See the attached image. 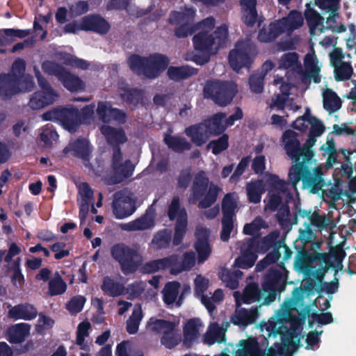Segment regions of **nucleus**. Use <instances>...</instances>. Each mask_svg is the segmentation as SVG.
<instances>
[{
  "label": "nucleus",
  "mask_w": 356,
  "mask_h": 356,
  "mask_svg": "<svg viewBox=\"0 0 356 356\" xmlns=\"http://www.w3.org/2000/svg\"><path fill=\"white\" fill-rule=\"evenodd\" d=\"M185 133L191 138L193 143L198 146L205 143L211 137L207 124L204 123L191 126L185 129Z\"/></svg>",
  "instance_id": "33"
},
{
  "label": "nucleus",
  "mask_w": 356,
  "mask_h": 356,
  "mask_svg": "<svg viewBox=\"0 0 356 356\" xmlns=\"http://www.w3.org/2000/svg\"><path fill=\"white\" fill-rule=\"evenodd\" d=\"M25 67H26V65H25V61L22 59H17L16 60L13 66H12V69H11V72L10 73L8 74H3V75H1L0 76V80H4V79H13L14 76L15 78V77H18V78H20L24 75V71H25Z\"/></svg>",
  "instance_id": "59"
},
{
  "label": "nucleus",
  "mask_w": 356,
  "mask_h": 356,
  "mask_svg": "<svg viewBox=\"0 0 356 356\" xmlns=\"http://www.w3.org/2000/svg\"><path fill=\"white\" fill-rule=\"evenodd\" d=\"M164 141L170 148L175 151H184L191 148V144L183 138L166 135Z\"/></svg>",
  "instance_id": "50"
},
{
  "label": "nucleus",
  "mask_w": 356,
  "mask_h": 356,
  "mask_svg": "<svg viewBox=\"0 0 356 356\" xmlns=\"http://www.w3.org/2000/svg\"><path fill=\"white\" fill-rule=\"evenodd\" d=\"M267 227V223L261 217H257L252 222L245 225L243 232L248 235L257 236L260 234L262 229H266Z\"/></svg>",
  "instance_id": "55"
},
{
  "label": "nucleus",
  "mask_w": 356,
  "mask_h": 356,
  "mask_svg": "<svg viewBox=\"0 0 356 356\" xmlns=\"http://www.w3.org/2000/svg\"><path fill=\"white\" fill-rule=\"evenodd\" d=\"M237 92L234 82L213 81L208 83L204 88V97L212 99L220 106L229 104Z\"/></svg>",
  "instance_id": "12"
},
{
  "label": "nucleus",
  "mask_w": 356,
  "mask_h": 356,
  "mask_svg": "<svg viewBox=\"0 0 356 356\" xmlns=\"http://www.w3.org/2000/svg\"><path fill=\"white\" fill-rule=\"evenodd\" d=\"M181 337L180 334L175 330L165 331L161 338V343L168 348H172L180 343Z\"/></svg>",
  "instance_id": "58"
},
{
  "label": "nucleus",
  "mask_w": 356,
  "mask_h": 356,
  "mask_svg": "<svg viewBox=\"0 0 356 356\" xmlns=\"http://www.w3.org/2000/svg\"><path fill=\"white\" fill-rule=\"evenodd\" d=\"M44 72L56 76L63 85L69 90L77 91L84 88L83 82L77 76L66 71L63 67L51 61L42 64Z\"/></svg>",
  "instance_id": "18"
},
{
  "label": "nucleus",
  "mask_w": 356,
  "mask_h": 356,
  "mask_svg": "<svg viewBox=\"0 0 356 356\" xmlns=\"http://www.w3.org/2000/svg\"><path fill=\"white\" fill-rule=\"evenodd\" d=\"M37 315L36 309L31 305L22 304L10 307L8 316L15 320H31Z\"/></svg>",
  "instance_id": "35"
},
{
  "label": "nucleus",
  "mask_w": 356,
  "mask_h": 356,
  "mask_svg": "<svg viewBox=\"0 0 356 356\" xmlns=\"http://www.w3.org/2000/svg\"><path fill=\"white\" fill-rule=\"evenodd\" d=\"M282 33H289L303 25L304 19L298 11H291L287 17L277 21Z\"/></svg>",
  "instance_id": "31"
},
{
  "label": "nucleus",
  "mask_w": 356,
  "mask_h": 356,
  "mask_svg": "<svg viewBox=\"0 0 356 356\" xmlns=\"http://www.w3.org/2000/svg\"><path fill=\"white\" fill-rule=\"evenodd\" d=\"M110 29L108 23L97 15H88L81 19L67 24L64 31L66 33H76L80 31H93L99 33H105Z\"/></svg>",
  "instance_id": "17"
},
{
  "label": "nucleus",
  "mask_w": 356,
  "mask_h": 356,
  "mask_svg": "<svg viewBox=\"0 0 356 356\" xmlns=\"http://www.w3.org/2000/svg\"><path fill=\"white\" fill-rule=\"evenodd\" d=\"M316 5L325 13H331L325 22L324 19L315 10L308 8L305 11V18L312 36H319L323 33L331 30L332 32L342 33L346 31L344 25L337 26L335 13L339 9V0H316Z\"/></svg>",
  "instance_id": "5"
},
{
  "label": "nucleus",
  "mask_w": 356,
  "mask_h": 356,
  "mask_svg": "<svg viewBox=\"0 0 356 356\" xmlns=\"http://www.w3.org/2000/svg\"><path fill=\"white\" fill-rule=\"evenodd\" d=\"M223 298V291L221 289H217L214 291L211 297L202 296L201 302L205 306L209 312L211 313L216 308L215 304L221 302Z\"/></svg>",
  "instance_id": "56"
},
{
  "label": "nucleus",
  "mask_w": 356,
  "mask_h": 356,
  "mask_svg": "<svg viewBox=\"0 0 356 356\" xmlns=\"http://www.w3.org/2000/svg\"><path fill=\"white\" fill-rule=\"evenodd\" d=\"M97 115L100 120L105 124L112 120L122 123L125 121V115L123 112L117 108H113L110 103L100 102L97 108ZM101 133L105 136L110 143H123L127 140L125 134L121 129H114L109 125L104 124L100 127Z\"/></svg>",
  "instance_id": "6"
},
{
  "label": "nucleus",
  "mask_w": 356,
  "mask_h": 356,
  "mask_svg": "<svg viewBox=\"0 0 356 356\" xmlns=\"http://www.w3.org/2000/svg\"><path fill=\"white\" fill-rule=\"evenodd\" d=\"M196 74L195 69L187 65L181 67H170L168 70V77L174 81L186 79Z\"/></svg>",
  "instance_id": "46"
},
{
  "label": "nucleus",
  "mask_w": 356,
  "mask_h": 356,
  "mask_svg": "<svg viewBox=\"0 0 356 356\" xmlns=\"http://www.w3.org/2000/svg\"><path fill=\"white\" fill-rule=\"evenodd\" d=\"M330 64L334 68V78L337 81L349 79L353 74L350 56L340 48H334L330 53Z\"/></svg>",
  "instance_id": "20"
},
{
  "label": "nucleus",
  "mask_w": 356,
  "mask_h": 356,
  "mask_svg": "<svg viewBox=\"0 0 356 356\" xmlns=\"http://www.w3.org/2000/svg\"><path fill=\"white\" fill-rule=\"evenodd\" d=\"M298 215L300 217L305 218L304 228L299 229V239L305 243L309 242L314 238L312 225L321 229L326 227L328 225V220L325 216H321L312 210L299 209Z\"/></svg>",
  "instance_id": "19"
},
{
  "label": "nucleus",
  "mask_w": 356,
  "mask_h": 356,
  "mask_svg": "<svg viewBox=\"0 0 356 356\" xmlns=\"http://www.w3.org/2000/svg\"><path fill=\"white\" fill-rule=\"evenodd\" d=\"M243 20L248 26H252L257 19L256 0H241Z\"/></svg>",
  "instance_id": "40"
},
{
  "label": "nucleus",
  "mask_w": 356,
  "mask_h": 356,
  "mask_svg": "<svg viewBox=\"0 0 356 356\" xmlns=\"http://www.w3.org/2000/svg\"><path fill=\"white\" fill-rule=\"evenodd\" d=\"M195 15V10L192 8H186L184 11L174 12L170 18V21L174 24H180V26L175 31L177 37L181 38L191 34L193 31L191 27Z\"/></svg>",
  "instance_id": "24"
},
{
  "label": "nucleus",
  "mask_w": 356,
  "mask_h": 356,
  "mask_svg": "<svg viewBox=\"0 0 356 356\" xmlns=\"http://www.w3.org/2000/svg\"><path fill=\"white\" fill-rule=\"evenodd\" d=\"M101 289L105 294L113 297L120 296L124 291L123 284L108 276L104 277Z\"/></svg>",
  "instance_id": "41"
},
{
  "label": "nucleus",
  "mask_w": 356,
  "mask_h": 356,
  "mask_svg": "<svg viewBox=\"0 0 356 356\" xmlns=\"http://www.w3.org/2000/svg\"><path fill=\"white\" fill-rule=\"evenodd\" d=\"M40 138L46 145H51L58 140V135L51 126L47 125L40 129Z\"/></svg>",
  "instance_id": "60"
},
{
  "label": "nucleus",
  "mask_w": 356,
  "mask_h": 356,
  "mask_svg": "<svg viewBox=\"0 0 356 356\" xmlns=\"http://www.w3.org/2000/svg\"><path fill=\"white\" fill-rule=\"evenodd\" d=\"M257 316L258 312L256 309H250L249 310L238 309L236 310L232 317V322L237 325L247 326L254 323Z\"/></svg>",
  "instance_id": "37"
},
{
  "label": "nucleus",
  "mask_w": 356,
  "mask_h": 356,
  "mask_svg": "<svg viewBox=\"0 0 356 356\" xmlns=\"http://www.w3.org/2000/svg\"><path fill=\"white\" fill-rule=\"evenodd\" d=\"M304 66L305 74H304L306 76V79L309 77L315 83H318L321 81V76L319 75L321 69V63L319 62L314 51L313 49L308 52L304 59Z\"/></svg>",
  "instance_id": "29"
},
{
  "label": "nucleus",
  "mask_w": 356,
  "mask_h": 356,
  "mask_svg": "<svg viewBox=\"0 0 356 356\" xmlns=\"http://www.w3.org/2000/svg\"><path fill=\"white\" fill-rule=\"evenodd\" d=\"M243 275V273L239 270H236L231 273L229 270L224 269L221 272V280L225 283L226 286L231 289H235L238 286V279Z\"/></svg>",
  "instance_id": "51"
},
{
  "label": "nucleus",
  "mask_w": 356,
  "mask_h": 356,
  "mask_svg": "<svg viewBox=\"0 0 356 356\" xmlns=\"http://www.w3.org/2000/svg\"><path fill=\"white\" fill-rule=\"evenodd\" d=\"M202 329V324L198 319H191L187 322L184 328V343L190 346L199 337Z\"/></svg>",
  "instance_id": "36"
},
{
  "label": "nucleus",
  "mask_w": 356,
  "mask_h": 356,
  "mask_svg": "<svg viewBox=\"0 0 356 356\" xmlns=\"http://www.w3.org/2000/svg\"><path fill=\"white\" fill-rule=\"evenodd\" d=\"M229 326L227 322L220 327L216 323L211 324L204 336V342L209 346L215 343H222L225 341V332Z\"/></svg>",
  "instance_id": "32"
},
{
  "label": "nucleus",
  "mask_w": 356,
  "mask_h": 356,
  "mask_svg": "<svg viewBox=\"0 0 356 356\" xmlns=\"http://www.w3.org/2000/svg\"><path fill=\"white\" fill-rule=\"evenodd\" d=\"M130 69L149 79L157 77L168 65V58L162 54H154L148 57L132 55L128 59Z\"/></svg>",
  "instance_id": "8"
},
{
  "label": "nucleus",
  "mask_w": 356,
  "mask_h": 356,
  "mask_svg": "<svg viewBox=\"0 0 356 356\" xmlns=\"http://www.w3.org/2000/svg\"><path fill=\"white\" fill-rule=\"evenodd\" d=\"M289 179L293 191L298 193L297 184L301 180L302 188L309 193H318L325 186L323 165L316 161H302L291 166L289 172Z\"/></svg>",
  "instance_id": "4"
},
{
  "label": "nucleus",
  "mask_w": 356,
  "mask_h": 356,
  "mask_svg": "<svg viewBox=\"0 0 356 356\" xmlns=\"http://www.w3.org/2000/svg\"><path fill=\"white\" fill-rule=\"evenodd\" d=\"M209 186V179L205 176L204 172H200L195 177L193 186V195L195 199L203 198L199 202L200 208H208L211 206L216 200L220 188L210 184Z\"/></svg>",
  "instance_id": "10"
},
{
  "label": "nucleus",
  "mask_w": 356,
  "mask_h": 356,
  "mask_svg": "<svg viewBox=\"0 0 356 356\" xmlns=\"http://www.w3.org/2000/svg\"><path fill=\"white\" fill-rule=\"evenodd\" d=\"M31 326L28 323H17L8 329V339L10 343H19L23 342L30 334Z\"/></svg>",
  "instance_id": "34"
},
{
  "label": "nucleus",
  "mask_w": 356,
  "mask_h": 356,
  "mask_svg": "<svg viewBox=\"0 0 356 356\" xmlns=\"http://www.w3.org/2000/svg\"><path fill=\"white\" fill-rule=\"evenodd\" d=\"M238 199L236 193H230L225 196L222 202L223 217H233L237 207Z\"/></svg>",
  "instance_id": "49"
},
{
  "label": "nucleus",
  "mask_w": 356,
  "mask_h": 356,
  "mask_svg": "<svg viewBox=\"0 0 356 356\" xmlns=\"http://www.w3.org/2000/svg\"><path fill=\"white\" fill-rule=\"evenodd\" d=\"M67 289L66 283L63 280L58 273H55L49 282V293L51 296L63 293Z\"/></svg>",
  "instance_id": "52"
},
{
  "label": "nucleus",
  "mask_w": 356,
  "mask_h": 356,
  "mask_svg": "<svg viewBox=\"0 0 356 356\" xmlns=\"http://www.w3.org/2000/svg\"><path fill=\"white\" fill-rule=\"evenodd\" d=\"M90 329V323L88 321H83L78 326L76 343L80 346L82 349L87 348V344L85 343V338L88 336Z\"/></svg>",
  "instance_id": "61"
},
{
  "label": "nucleus",
  "mask_w": 356,
  "mask_h": 356,
  "mask_svg": "<svg viewBox=\"0 0 356 356\" xmlns=\"http://www.w3.org/2000/svg\"><path fill=\"white\" fill-rule=\"evenodd\" d=\"M41 118L44 121H54L60 118V121L63 127L69 132H74L80 120L78 118V109L74 107H69L62 111H50L43 113Z\"/></svg>",
  "instance_id": "22"
},
{
  "label": "nucleus",
  "mask_w": 356,
  "mask_h": 356,
  "mask_svg": "<svg viewBox=\"0 0 356 356\" xmlns=\"http://www.w3.org/2000/svg\"><path fill=\"white\" fill-rule=\"evenodd\" d=\"M154 222V213L149 210L141 217L129 222L120 223L118 227L122 230L127 232L140 231L152 227Z\"/></svg>",
  "instance_id": "27"
},
{
  "label": "nucleus",
  "mask_w": 356,
  "mask_h": 356,
  "mask_svg": "<svg viewBox=\"0 0 356 356\" xmlns=\"http://www.w3.org/2000/svg\"><path fill=\"white\" fill-rule=\"evenodd\" d=\"M176 327V324L162 319H157L155 318H151L147 323V327L152 331L157 332L165 333V331H168L174 329Z\"/></svg>",
  "instance_id": "53"
},
{
  "label": "nucleus",
  "mask_w": 356,
  "mask_h": 356,
  "mask_svg": "<svg viewBox=\"0 0 356 356\" xmlns=\"http://www.w3.org/2000/svg\"><path fill=\"white\" fill-rule=\"evenodd\" d=\"M194 247L197 253V261L199 263L204 262L211 253V248L209 242H195Z\"/></svg>",
  "instance_id": "62"
},
{
  "label": "nucleus",
  "mask_w": 356,
  "mask_h": 356,
  "mask_svg": "<svg viewBox=\"0 0 356 356\" xmlns=\"http://www.w3.org/2000/svg\"><path fill=\"white\" fill-rule=\"evenodd\" d=\"M168 216L171 220H176L177 222L180 221H187V214L184 208L179 204V200L177 197H174L169 206Z\"/></svg>",
  "instance_id": "47"
},
{
  "label": "nucleus",
  "mask_w": 356,
  "mask_h": 356,
  "mask_svg": "<svg viewBox=\"0 0 356 356\" xmlns=\"http://www.w3.org/2000/svg\"><path fill=\"white\" fill-rule=\"evenodd\" d=\"M257 258L254 242L249 240L243 243L241 255L235 260L234 266L243 269L249 268L253 266Z\"/></svg>",
  "instance_id": "28"
},
{
  "label": "nucleus",
  "mask_w": 356,
  "mask_h": 356,
  "mask_svg": "<svg viewBox=\"0 0 356 356\" xmlns=\"http://www.w3.org/2000/svg\"><path fill=\"white\" fill-rule=\"evenodd\" d=\"M137 197L129 191H122L115 194L112 202V210L117 219H124L131 216L136 210Z\"/></svg>",
  "instance_id": "14"
},
{
  "label": "nucleus",
  "mask_w": 356,
  "mask_h": 356,
  "mask_svg": "<svg viewBox=\"0 0 356 356\" xmlns=\"http://www.w3.org/2000/svg\"><path fill=\"white\" fill-rule=\"evenodd\" d=\"M34 72L38 79L40 90L34 92L30 97L29 106L35 110L41 109L52 104L58 97V94L55 91L49 83L42 77L39 70L35 66Z\"/></svg>",
  "instance_id": "11"
},
{
  "label": "nucleus",
  "mask_w": 356,
  "mask_h": 356,
  "mask_svg": "<svg viewBox=\"0 0 356 356\" xmlns=\"http://www.w3.org/2000/svg\"><path fill=\"white\" fill-rule=\"evenodd\" d=\"M214 25L213 17L206 18L197 25L193 44L195 49L202 53V56H186V60H192L198 65H203L208 62L211 54H215L224 44L227 37V26L222 24L212 32Z\"/></svg>",
  "instance_id": "2"
},
{
  "label": "nucleus",
  "mask_w": 356,
  "mask_h": 356,
  "mask_svg": "<svg viewBox=\"0 0 356 356\" xmlns=\"http://www.w3.org/2000/svg\"><path fill=\"white\" fill-rule=\"evenodd\" d=\"M111 255L120 265L125 273L135 272L142 264L143 257L138 249L129 248L119 243L111 248Z\"/></svg>",
  "instance_id": "9"
},
{
  "label": "nucleus",
  "mask_w": 356,
  "mask_h": 356,
  "mask_svg": "<svg viewBox=\"0 0 356 356\" xmlns=\"http://www.w3.org/2000/svg\"><path fill=\"white\" fill-rule=\"evenodd\" d=\"M265 74L262 72L252 74L249 80L250 89L255 93H261L264 90Z\"/></svg>",
  "instance_id": "63"
},
{
  "label": "nucleus",
  "mask_w": 356,
  "mask_h": 356,
  "mask_svg": "<svg viewBox=\"0 0 356 356\" xmlns=\"http://www.w3.org/2000/svg\"><path fill=\"white\" fill-rule=\"evenodd\" d=\"M265 191L262 180L252 181L246 184V193L250 202L257 204L261 202V195Z\"/></svg>",
  "instance_id": "39"
},
{
  "label": "nucleus",
  "mask_w": 356,
  "mask_h": 356,
  "mask_svg": "<svg viewBox=\"0 0 356 356\" xmlns=\"http://www.w3.org/2000/svg\"><path fill=\"white\" fill-rule=\"evenodd\" d=\"M171 240V233L168 230L158 232L153 238L151 246L152 248L159 250L168 246Z\"/></svg>",
  "instance_id": "54"
},
{
  "label": "nucleus",
  "mask_w": 356,
  "mask_h": 356,
  "mask_svg": "<svg viewBox=\"0 0 356 356\" xmlns=\"http://www.w3.org/2000/svg\"><path fill=\"white\" fill-rule=\"evenodd\" d=\"M324 108L330 113L338 111L341 106V101L332 90L327 89L323 92Z\"/></svg>",
  "instance_id": "44"
},
{
  "label": "nucleus",
  "mask_w": 356,
  "mask_h": 356,
  "mask_svg": "<svg viewBox=\"0 0 356 356\" xmlns=\"http://www.w3.org/2000/svg\"><path fill=\"white\" fill-rule=\"evenodd\" d=\"M266 182L273 188L268 194L269 197L266 208L275 210L283 199L288 202L292 197L291 193L289 191V185L275 175L266 174Z\"/></svg>",
  "instance_id": "15"
},
{
  "label": "nucleus",
  "mask_w": 356,
  "mask_h": 356,
  "mask_svg": "<svg viewBox=\"0 0 356 356\" xmlns=\"http://www.w3.org/2000/svg\"><path fill=\"white\" fill-rule=\"evenodd\" d=\"M225 114L219 113L213 115L210 120L204 122L207 124L208 131L211 136L212 135H218L226 129L224 119Z\"/></svg>",
  "instance_id": "42"
},
{
  "label": "nucleus",
  "mask_w": 356,
  "mask_h": 356,
  "mask_svg": "<svg viewBox=\"0 0 356 356\" xmlns=\"http://www.w3.org/2000/svg\"><path fill=\"white\" fill-rule=\"evenodd\" d=\"M86 299L81 296L73 297L67 305L69 312L72 314H76L80 312L84 306Z\"/></svg>",
  "instance_id": "64"
},
{
  "label": "nucleus",
  "mask_w": 356,
  "mask_h": 356,
  "mask_svg": "<svg viewBox=\"0 0 356 356\" xmlns=\"http://www.w3.org/2000/svg\"><path fill=\"white\" fill-rule=\"evenodd\" d=\"M302 296L301 289L296 288L293 291L291 298L286 299L281 305L280 309L271 317L268 321L261 327V331H266L268 337L282 333V329H286V325L290 323L291 327L295 332L299 330L301 318L297 316L298 312L296 309L299 296Z\"/></svg>",
  "instance_id": "3"
},
{
  "label": "nucleus",
  "mask_w": 356,
  "mask_h": 356,
  "mask_svg": "<svg viewBox=\"0 0 356 356\" xmlns=\"http://www.w3.org/2000/svg\"><path fill=\"white\" fill-rule=\"evenodd\" d=\"M180 284L177 282H168L162 290L163 300L168 305L176 304L177 306L181 305V298L177 300Z\"/></svg>",
  "instance_id": "38"
},
{
  "label": "nucleus",
  "mask_w": 356,
  "mask_h": 356,
  "mask_svg": "<svg viewBox=\"0 0 356 356\" xmlns=\"http://www.w3.org/2000/svg\"><path fill=\"white\" fill-rule=\"evenodd\" d=\"M112 168L115 173V182H120L123 178L132 175L134 165L129 160L123 161L119 149H115L112 160Z\"/></svg>",
  "instance_id": "25"
},
{
  "label": "nucleus",
  "mask_w": 356,
  "mask_h": 356,
  "mask_svg": "<svg viewBox=\"0 0 356 356\" xmlns=\"http://www.w3.org/2000/svg\"><path fill=\"white\" fill-rule=\"evenodd\" d=\"M277 277L268 275L263 284V292L259 291L258 286L254 284H248L244 289L243 296L238 291L234 293L236 304L238 307L242 303L251 304L263 299L262 305H269L273 302L276 296L278 286Z\"/></svg>",
  "instance_id": "7"
},
{
  "label": "nucleus",
  "mask_w": 356,
  "mask_h": 356,
  "mask_svg": "<svg viewBox=\"0 0 356 356\" xmlns=\"http://www.w3.org/2000/svg\"><path fill=\"white\" fill-rule=\"evenodd\" d=\"M256 341L257 348L261 354L260 356H292V354L296 351L300 342V337L298 335L293 336V333L284 334L281 337L280 344L275 343L267 350L263 348L257 340L251 338Z\"/></svg>",
  "instance_id": "16"
},
{
  "label": "nucleus",
  "mask_w": 356,
  "mask_h": 356,
  "mask_svg": "<svg viewBox=\"0 0 356 356\" xmlns=\"http://www.w3.org/2000/svg\"><path fill=\"white\" fill-rule=\"evenodd\" d=\"M278 69L286 70L285 77H280L277 74L273 83L278 86L280 95H276L268 103L271 110L281 111L286 106L293 109L291 104L292 99L289 98L290 91L296 84L295 79H301L306 82V76L302 69L298 56L295 52L283 54L277 61ZM298 109V106H296ZM295 110V108H294Z\"/></svg>",
  "instance_id": "1"
},
{
  "label": "nucleus",
  "mask_w": 356,
  "mask_h": 356,
  "mask_svg": "<svg viewBox=\"0 0 356 356\" xmlns=\"http://www.w3.org/2000/svg\"><path fill=\"white\" fill-rule=\"evenodd\" d=\"M65 154L72 155L81 159L83 161H88L92 152L91 147L88 140L79 139L70 143L64 149Z\"/></svg>",
  "instance_id": "30"
},
{
  "label": "nucleus",
  "mask_w": 356,
  "mask_h": 356,
  "mask_svg": "<svg viewBox=\"0 0 356 356\" xmlns=\"http://www.w3.org/2000/svg\"><path fill=\"white\" fill-rule=\"evenodd\" d=\"M255 55L254 46L250 40L239 41L229 52V63L231 67L238 72L241 68L250 67Z\"/></svg>",
  "instance_id": "13"
},
{
  "label": "nucleus",
  "mask_w": 356,
  "mask_h": 356,
  "mask_svg": "<svg viewBox=\"0 0 356 356\" xmlns=\"http://www.w3.org/2000/svg\"><path fill=\"white\" fill-rule=\"evenodd\" d=\"M58 59L67 65L82 70L87 69L89 66V64L86 60L79 58L75 56L67 53H59L58 54Z\"/></svg>",
  "instance_id": "48"
},
{
  "label": "nucleus",
  "mask_w": 356,
  "mask_h": 356,
  "mask_svg": "<svg viewBox=\"0 0 356 356\" xmlns=\"http://www.w3.org/2000/svg\"><path fill=\"white\" fill-rule=\"evenodd\" d=\"M34 82L30 75H24L20 78L0 80V96L10 98L19 92H26L33 90Z\"/></svg>",
  "instance_id": "21"
},
{
  "label": "nucleus",
  "mask_w": 356,
  "mask_h": 356,
  "mask_svg": "<svg viewBox=\"0 0 356 356\" xmlns=\"http://www.w3.org/2000/svg\"><path fill=\"white\" fill-rule=\"evenodd\" d=\"M320 149L323 156H327L326 161L327 168H331L336 162L337 156L336 145L332 135L330 134L327 136L326 143L321 147Z\"/></svg>",
  "instance_id": "43"
},
{
  "label": "nucleus",
  "mask_w": 356,
  "mask_h": 356,
  "mask_svg": "<svg viewBox=\"0 0 356 356\" xmlns=\"http://www.w3.org/2000/svg\"><path fill=\"white\" fill-rule=\"evenodd\" d=\"M282 33L277 22L269 24L268 27L263 28L258 35V39L261 42H268L275 40Z\"/></svg>",
  "instance_id": "45"
},
{
  "label": "nucleus",
  "mask_w": 356,
  "mask_h": 356,
  "mask_svg": "<svg viewBox=\"0 0 356 356\" xmlns=\"http://www.w3.org/2000/svg\"><path fill=\"white\" fill-rule=\"evenodd\" d=\"M181 266V258L177 255H171L147 263L145 266V271L152 273L161 270H169L172 275H178L184 271Z\"/></svg>",
  "instance_id": "23"
},
{
  "label": "nucleus",
  "mask_w": 356,
  "mask_h": 356,
  "mask_svg": "<svg viewBox=\"0 0 356 356\" xmlns=\"http://www.w3.org/2000/svg\"><path fill=\"white\" fill-rule=\"evenodd\" d=\"M142 318L143 314L140 307H136L127 322V330L129 334H135L138 331Z\"/></svg>",
  "instance_id": "57"
},
{
  "label": "nucleus",
  "mask_w": 356,
  "mask_h": 356,
  "mask_svg": "<svg viewBox=\"0 0 356 356\" xmlns=\"http://www.w3.org/2000/svg\"><path fill=\"white\" fill-rule=\"evenodd\" d=\"M282 141L284 149L288 156L296 163L301 156V148H300V142L297 138V134L292 130L286 131L282 136Z\"/></svg>",
  "instance_id": "26"
}]
</instances>
